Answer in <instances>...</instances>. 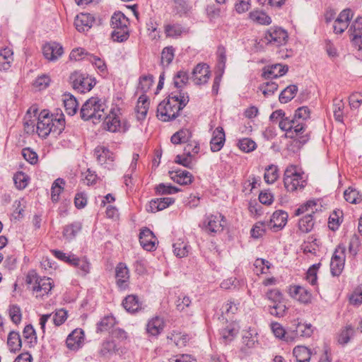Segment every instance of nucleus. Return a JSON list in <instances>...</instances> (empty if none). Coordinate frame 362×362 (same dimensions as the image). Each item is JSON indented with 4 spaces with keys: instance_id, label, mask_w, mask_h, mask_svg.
<instances>
[{
    "instance_id": "obj_1",
    "label": "nucleus",
    "mask_w": 362,
    "mask_h": 362,
    "mask_svg": "<svg viewBox=\"0 0 362 362\" xmlns=\"http://www.w3.org/2000/svg\"><path fill=\"white\" fill-rule=\"evenodd\" d=\"M189 100L187 93L182 92V90L172 92L158 104L156 111L158 119L165 122L175 120Z\"/></svg>"
},
{
    "instance_id": "obj_2",
    "label": "nucleus",
    "mask_w": 362,
    "mask_h": 362,
    "mask_svg": "<svg viewBox=\"0 0 362 362\" xmlns=\"http://www.w3.org/2000/svg\"><path fill=\"white\" fill-rule=\"evenodd\" d=\"M37 119V133L43 139H46L51 133L55 136H59L65 129V118L62 111L50 114L47 110H43Z\"/></svg>"
},
{
    "instance_id": "obj_3",
    "label": "nucleus",
    "mask_w": 362,
    "mask_h": 362,
    "mask_svg": "<svg viewBox=\"0 0 362 362\" xmlns=\"http://www.w3.org/2000/svg\"><path fill=\"white\" fill-rule=\"evenodd\" d=\"M106 108L105 98L98 96L91 97L83 105L80 111L81 117L85 121L93 119L94 123L100 122L105 115Z\"/></svg>"
},
{
    "instance_id": "obj_4",
    "label": "nucleus",
    "mask_w": 362,
    "mask_h": 362,
    "mask_svg": "<svg viewBox=\"0 0 362 362\" xmlns=\"http://www.w3.org/2000/svg\"><path fill=\"white\" fill-rule=\"evenodd\" d=\"M129 18L120 11L115 12L111 18V25L113 31L111 37L113 42H124L129 37Z\"/></svg>"
},
{
    "instance_id": "obj_5",
    "label": "nucleus",
    "mask_w": 362,
    "mask_h": 362,
    "mask_svg": "<svg viewBox=\"0 0 362 362\" xmlns=\"http://www.w3.org/2000/svg\"><path fill=\"white\" fill-rule=\"evenodd\" d=\"M303 175L304 173L299 172L296 165H288L284 174V184L286 189L288 192L303 189L307 184Z\"/></svg>"
},
{
    "instance_id": "obj_6",
    "label": "nucleus",
    "mask_w": 362,
    "mask_h": 362,
    "mask_svg": "<svg viewBox=\"0 0 362 362\" xmlns=\"http://www.w3.org/2000/svg\"><path fill=\"white\" fill-rule=\"evenodd\" d=\"M121 115L119 107L112 108L107 115H105L103 123V128L110 132H126L130 127V124L127 120L121 121L119 115Z\"/></svg>"
},
{
    "instance_id": "obj_7",
    "label": "nucleus",
    "mask_w": 362,
    "mask_h": 362,
    "mask_svg": "<svg viewBox=\"0 0 362 362\" xmlns=\"http://www.w3.org/2000/svg\"><path fill=\"white\" fill-rule=\"evenodd\" d=\"M69 81L74 90L80 93H86L95 86V78L81 71H74L69 76Z\"/></svg>"
},
{
    "instance_id": "obj_8",
    "label": "nucleus",
    "mask_w": 362,
    "mask_h": 362,
    "mask_svg": "<svg viewBox=\"0 0 362 362\" xmlns=\"http://www.w3.org/2000/svg\"><path fill=\"white\" fill-rule=\"evenodd\" d=\"M291 132L286 134V136L296 141L300 145L305 144L310 139V132H306L307 125L305 123L299 121L294 117L291 119Z\"/></svg>"
},
{
    "instance_id": "obj_9",
    "label": "nucleus",
    "mask_w": 362,
    "mask_h": 362,
    "mask_svg": "<svg viewBox=\"0 0 362 362\" xmlns=\"http://www.w3.org/2000/svg\"><path fill=\"white\" fill-rule=\"evenodd\" d=\"M226 223V217L221 214H206L202 223L203 229L209 234L222 232Z\"/></svg>"
},
{
    "instance_id": "obj_10",
    "label": "nucleus",
    "mask_w": 362,
    "mask_h": 362,
    "mask_svg": "<svg viewBox=\"0 0 362 362\" xmlns=\"http://www.w3.org/2000/svg\"><path fill=\"white\" fill-rule=\"evenodd\" d=\"M346 259V247L344 244H339L331 259L330 272L333 276H339L344 268Z\"/></svg>"
},
{
    "instance_id": "obj_11",
    "label": "nucleus",
    "mask_w": 362,
    "mask_h": 362,
    "mask_svg": "<svg viewBox=\"0 0 362 362\" xmlns=\"http://www.w3.org/2000/svg\"><path fill=\"white\" fill-rule=\"evenodd\" d=\"M94 155L100 165L107 169L112 168L115 156L114 153L107 147L104 146H96L94 149Z\"/></svg>"
},
{
    "instance_id": "obj_12",
    "label": "nucleus",
    "mask_w": 362,
    "mask_h": 362,
    "mask_svg": "<svg viewBox=\"0 0 362 362\" xmlns=\"http://www.w3.org/2000/svg\"><path fill=\"white\" fill-rule=\"evenodd\" d=\"M293 325L295 328H291V337H288V340H291V342L296 341L300 337H310L313 333V329L311 324L303 323L297 320H294Z\"/></svg>"
},
{
    "instance_id": "obj_13",
    "label": "nucleus",
    "mask_w": 362,
    "mask_h": 362,
    "mask_svg": "<svg viewBox=\"0 0 362 362\" xmlns=\"http://www.w3.org/2000/svg\"><path fill=\"white\" fill-rule=\"evenodd\" d=\"M288 35L286 30L280 27H271L264 35V38L268 43H277L279 45H285Z\"/></svg>"
},
{
    "instance_id": "obj_14",
    "label": "nucleus",
    "mask_w": 362,
    "mask_h": 362,
    "mask_svg": "<svg viewBox=\"0 0 362 362\" xmlns=\"http://www.w3.org/2000/svg\"><path fill=\"white\" fill-rule=\"evenodd\" d=\"M289 296L300 303L308 305L312 303V293L303 286L299 285H290L288 287Z\"/></svg>"
},
{
    "instance_id": "obj_15",
    "label": "nucleus",
    "mask_w": 362,
    "mask_h": 362,
    "mask_svg": "<svg viewBox=\"0 0 362 362\" xmlns=\"http://www.w3.org/2000/svg\"><path fill=\"white\" fill-rule=\"evenodd\" d=\"M116 285L120 291L129 288V271L125 263L119 262L115 268Z\"/></svg>"
},
{
    "instance_id": "obj_16",
    "label": "nucleus",
    "mask_w": 362,
    "mask_h": 362,
    "mask_svg": "<svg viewBox=\"0 0 362 362\" xmlns=\"http://www.w3.org/2000/svg\"><path fill=\"white\" fill-rule=\"evenodd\" d=\"M211 76L209 65L205 63L198 64L192 72L191 78L197 85H203L208 82Z\"/></svg>"
},
{
    "instance_id": "obj_17",
    "label": "nucleus",
    "mask_w": 362,
    "mask_h": 362,
    "mask_svg": "<svg viewBox=\"0 0 362 362\" xmlns=\"http://www.w3.org/2000/svg\"><path fill=\"white\" fill-rule=\"evenodd\" d=\"M288 71V65L274 64L264 66L261 76L264 79L277 78L285 75Z\"/></svg>"
},
{
    "instance_id": "obj_18",
    "label": "nucleus",
    "mask_w": 362,
    "mask_h": 362,
    "mask_svg": "<svg viewBox=\"0 0 362 362\" xmlns=\"http://www.w3.org/2000/svg\"><path fill=\"white\" fill-rule=\"evenodd\" d=\"M139 242L142 247L147 251L156 249L157 238L154 233L148 228H144L139 233Z\"/></svg>"
},
{
    "instance_id": "obj_19",
    "label": "nucleus",
    "mask_w": 362,
    "mask_h": 362,
    "mask_svg": "<svg viewBox=\"0 0 362 362\" xmlns=\"http://www.w3.org/2000/svg\"><path fill=\"white\" fill-rule=\"evenodd\" d=\"M84 332L81 328H76L73 330L67 337L66 344L70 350H78L81 348L84 341Z\"/></svg>"
},
{
    "instance_id": "obj_20",
    "label": "nucleus",
    "mask_w": 362,
    "mask_h": 362,
    "mask_svg": "<svg viewBox=\"0 0 362 362\" xmlns=\"http://www.w3.org/2000/svg\"><path fill=\"white\" fill-rule=\"evenodd\" d=\"M288 213L283 210L275 211L270 219L269 227L274 231L277 232L283 229L288 221Z\"/></svg>"
},
{
    "instance_id": "obj_21",
    "label": "nucleus",
    "mask_w": 362,
    "mask_h": 362,
    "mask_svg": "<svg viewBox=\"0 0 362 362\" xmlns=\"http://www.w3.org/2000/svg\"><path fill=\"white\" fill-rule=\"evenodd\" d=\"M226 141V134L222 127H216L213 133L210 141V150L215 153L220 151L223 147Z\"/></svg>"
},
{
    "instance_id": "obj_22",
    "label": "nucleus",
    "mask_w": 362,
    "mask_h": 362,
    "mask_svg": "<svg viewBox=\"0 0 362 362\" xmlns=\"http://www.w3.org/2000/svg\"><path fill=\"white\" fill-rule=\"evenodd\" d=\"M122 307L130 314H135L142 309V302L135 294L127 296L122 302Z\"/></svg>"
},
{
    "instance_id": "obj_23",
    "label": "nucleus",
    "mask_w": 362,
    "mask_h": 362,
    "mask_svg": "<svg viewBox=\"0 0 362 362\" xmlns=\"http://www.w3.org/2000/svg\"><path fill=\"white\" fill-rule=\"evenodd\" d=\"M95 22L94 17L90 13H80L74 21L76 28L79 32L88 31Z\"/></svg>"
},
{
    "instance_id": "obj_24",
    "label": "nucleus",
    "mask_w": 362,
    "mask_h": 362,
    "mask_svg": "<svg viewBox=\"0 0 362 362\" xmlns=\"http://www.w3.org/2000/svg\"><path fill=\"white\" fill-rule=\"evenodd\" d=\"M349 33L354 44L362 45V17L355 19L349 29Z\"/></svg>"
},
{
    "instance_id": "obj_25",
    "label": "nucleus",
    "mask_w": 362,
    "mask_h": 362,
    "mask_svg": "<svg viewBox=\"0 0 362 362\" xmlns=\"http://www.w3.org/2000/svg\"><path fill=\"white\" fill-rule=\"evenodd\" d=\"M175 201V199L173 197H163L151 199L148 205L149 209H147V211L151 213L162 211L173 204Z\"/></svg>"
},
{
    "instance_id": "obj_26",
    "label": "nucleus",
    "mask_w": 362,
    "mask_h": 362,
    "mask_svg": "<svg viewBox=\"0 0 362 362\" xmlns=\"http://www.w3.org/2000/svg\"><path fill=\"white\" fill-rule=\"evenodd\" d=\"M170 178L177 184L187 185L192 182L194 177L191 173L185 170H177L169 172Z\"/></svg>"
},
{
    "instance_id": "obj_27",
    "label": "nucleus",
    "mask_w": 362,
    "mask_h": 362,
    "mask_svg": "<svg viewBox=\"0 0 362 362\" xmlns=\"http://www.w3.org/2000/svg\"><path fill=\"white\" fill-rule=\"evenodd\" d=\"M165 322L163 318L156 316L148 320L146 325V332L153 337H158L163 330Z\"/></svg>"
},
{
    "instance_id": "obj_28",
    "label": "nucleus",
    "mask_w": 362,
    "mask_h": 362,
    "mask_svg": "<svg viewBox=\"0 0 362 362\" xmlns=\"http://www.w3.org/2000/svg\"><path fill=\"white\" fill-rule=\"evenodd\" d=\"M70 265L77 268L78 274L82 276H86L90 272V264L86 257L80 258L74 255Z\"/></svg>"
},
{
    "instance_id": "obj_29",
    "label": "nucleus",
    "mask_w": 362,
    "mask_h": 362,
    "mask_svg": "<svg viewBox=\"0 0 362 362\" xmlns=\"http://www.w3.org/2000/svg\"><path fill=\"white\" fill-rule=\"evenodd\" d=\"M165 33L168 37L178 38L187 35L189 29L178 23L168 24L165 26Z\"/></svg>"
},
{
    "instance_id": "obj_30",
    "label": "nucleus",
    "mask_w": 362,
    "mask_h": 362,
    "mask_svg": "<svg viewBox=\"0 0 362 362\" xmlns=\"http://www.w3.org/2000/svg\"><path fill=\"white\" fill-rule=\"evenodd\" d=\"M149 100L146 95L139 96L136 106V118L139 121L144 120L147 115L149 107Z\"/></svg>"
},
{
    "instance_id": "obj_31",
    "label": "nucleus",
    "mask_w": 362,
    "mask_h": 362,
    "mask_svg": "<svg viewBox=\"0 0 362 362\" xmlns=\"http://www.w3.org/2000/svg\"><path fill=\"white\" fill-rule=\"evenodd\" d=\"M7 345L11 352L16 353L22 347V340L18 332L11 331L8 334Z\"/></svg>"
},
{
    "instance_id": "obj_32",
    "label": "nucleus",
    "mask_w": 362,
    "mask_h": 362,
    "mask_svg": "<svg viewBox=\"0 0 362 362\" xmlns=\"http://www.w3.org/2000/svg\"><path fill=\"white\" fill-rule=\"evenodd\" d=\"M116 324L115 317L110 315L103 317L96 325V332H110Z\"/></svg>"
},
{
    "instance_id": "obj_33",
    "label": "nucleus",
    "mask_w": 362,
    "mask_h": 362,
    "mask_svg": "<svg viewBox=\"0 0 362 362\" xmlns=\"http://www.w3.org/2000/svg\"><path fill=\"white\" fill-rule=\"evenodd\" d=\"M270 327L273 334L276 338L288 343L291 342V340H288V337H291V329L286 331L284 327L277 322H272Z\"/></svg>"
},
{
    "instance_id": "obj_34",
    "label": "nucleus",
    "mask_w": 362,
    "mask_h": 362,
    "mask_svg": "<svg viewBox=\"0 0 362 362\" xmlns=\"http://www.w3.org/2000/svg\"><path fill=\"white\" fill-rule=\"evenodd\" d=\"M42 54L46 59L55 62L64 54L63 47H42Z\"/></svg>"
},
{
    "instance_id": "obj_35",
    "label": "nucleus",
    "mask_w": 362,
    "mask_h": 362,
    "mask_svg": "<svg viewBox=\"0 0 362 362\" xmlns=\"http://www.w3.org/2000/svg\"><path fill=\"white\" fill-rule=\"evenodd\" d=\"M82 229V223L79 221H75L70 224L66 225L63 229V236L69 240L75 238L77 234Z\"/></svg>"
},
{
    "instance_id": "obj_36",
    "label": "nucleus",
    "mask_w": 362,
    "mask_h": 362,
    "mask_svg": "<svg viewBox=\"0 0 362 362\" xmlns=\"http://www.w3.org/2000/svg\"><path fill=\"white\" fill-rule=\"evenodd\" d=\"M118 351L117 344L113 339H105L102 344L99 350V354L103 357H108Z\"/></svg>"
},
{
    "instance_id": "obj_37",
    "label": "nucleus",
    "mask_w": 362,
    "mask_h": 362,
    "mask_svg": "<svg viewBox=\"0 0 362 362\" xmlns=\"http://www.w3.org/2000/svg\"><path fill=\"white\" fill-rule=\"evenodd\" d=\"M354 334V327L351 325H348L343 327L339 332L337 335V341L339 344L344 346L350 341Z\"/></svg>"
},
{
    "instance_id": "obj_38",
    "label": "nucleus",
    "mask_w": 362,
    "mask_h": 362,
    "mask_svg": "<svg viewBox=\"0 0 362 362\" xmlns=\"http://www.w3.org/2000/svg\"><path fill=\"white\" fill-rule=\"evenodd\" d=\"M293 354L297 362H310L312 353L310 349L305 346H297L293 349Z\"/></svg>"
},
{
    "instance_id": "obj_39",
    "label": "nucleus",
    "mask_w": 362,
    "mask_h": 362,
    "mask_svg": "<svg viewBox=\"0 0 362 362\" xmlns=\"http://www.w3.org/2000/svg\"><path fill=\"white\" fill-rule=\"evenodd\" d=\"M313 214H308L299 219L298 227V230L303 233H310L314 226L315 221Z\"/></svg>"
},
{
    "instance_id": "obj_40",
    "label": "nucleus",
    "mask_w": 362,
    "mask_h": 362,
    "mask_svg": "<svg viewBox=\"0 0 362 362\" xmlns=\"http://www.w3.org/2000/svg\"><path fill=\"white\" fill-rule=\"evenodd\" d=\"M64 109L66 112L69 115H74L78 110V102L76 98L70 94L66 93L63 98Z\"/></svg>"
},
{
    "instance_id": "obj_41",
    "label": "nucleus",
    "mask_w": 362,
    "mask_h": 362,
    "mask_svg": "<svg viewBox=\"0 0 362 362\" xmlns=\"http://www.w3.org/2000/svg\"><path fill=\"white\" fill-rule=\"evenodd\" d=\"M175 305L179 312H185L189 310L192 305L191 298L183 293H180L176 296Z\"/></svg>"
},
{
    "instance_id": "obj_42",
    "label": "nucleus",
    "mask_w": 362,
    "mask_h": 362,
    "mask_svg": "<svg viewBox=\"0 0 362 362\" xmlns=\"http://www.w3.org/2000/svg\"><path fill=\"white\" fill-rule=\"evenodd\" d=\"M65 181L62 178H57L54 181L51 187V199L52 202L57 203L59 200V196L64 190Z\"/></svg>"
},
{
    "instance_id": "obj_43",
    "label": "nucleus",
    "mask_w": 362,
    "mask_h": 362,
    "mask_svg": "<svg viewBox=\"0 0 362 362\" xmlns=\"http://www.w3.org/2000/svg\"><path fill=\"white\" fill-rule=\"evenodd\" d=\"M249 16L252 21L261 25H268L272 23L271 17L262 11L255 10L251 11Z\"/></svg>"
},
{
    "instance_id": "obj_44",
    "label": "nucleus",
    "mask_w": 362,
    "mask_h": 362,
    "mask_svg": "<svg viewBox=\"0 0 362 362\" xmlns=\"http://www.w3.org/2000/svg\"><path fill=\"white\" fill-rule=\"evenodd\" d=\"M343 221V211L337 209L334 210L329 216L328 220V227L332 231L337 230Z\"/></svg>"
},
{
    "instance_id": "obj_45",
    "label": "nucleus",
    "mask_w": 362,
    "mask_h": 362,
    "mask_svg": "<svg viewBox=\"0 0 362 362\" xmlns=\"http://www.w3.org/2000/svg\"><path fill=\"white\" fill-rule=\"evenodd\" d=\"M298 87L296 85H290L284 88L280 93L279 100L281 103H287L296 95Z\"/></svg>"
},
{
    "instance_id": "obj_46",
    "label": "nucleus",
    "mask_w": 362,
    "mask_h": 362,
    "mask_svg": "<svg viewBox=\"0 0 362 362\" xmlns=\"http://www.w3.org/2000/svg\"><path fill=\"white\" fill-rule=\"evenodd\" d=\"M23 335L30 348L34 347L37 344V336L32 325H27L24 327Z\"/></svg>"
},
{
    "instance_id": "obj_47",
    "label": "nucleus",
    "mask_w": 362,
    "mask_h": 362,
    "mask_svg": "<svg viewBox=\"0 0 362 362\" xmlns=\"http://www.w3.org/2000/svg\"><path fill=\"white\" fill-rule=\"evenodd\" d=\"M175 57L173 47H164L161 52L160 65L164 68L168 67L173 62Z\"/></svg>"
},
{
    "instance_id": "obj_48",
    "label": "nucleus",
    "mask_w": 362,
    "mask_h": 362,
    "mask_svg": "<svg viewBox=\"0 0 362 362\" xmlns=\"http://www.w3.org/2000/svg\"><path fill=\"white\" fill-rule=\"evenodd\" d=\"M344 103L343 100L335 98L333 100V112L335 120L338 122L344 123Z\"/></svg>"
},
{
    "instance_id": "obj_49",
    "label": "nucleus",
    "mask_w": 362,
    "mask_h": 362,
    "mask_svg": "<svg viewBox=\"0 0 362 362\" xmlns=\"http://www.w3.org/2000/svg\"><path fill=\"white\" fill-rule=\"evenodd\" d=\"M13 181L16 188L21 190L28 186L30 177L23 171H18L13 175Z\"/></svg>"
},
{
    "instance_id": "obj_50",
    "label": "nucleus",
    "mask_w": 362,
    "mask_h": 362,
    "mask_svg": "<svg viewBox=\"0 0 362 362\" xmlns=\"http://www.w3.org/2000/svg\"><path fill=\"white\" fill-rule=\"evenodd\" d=\"M345 200L351 204H358L362 200V196L356 189L349 187L344 192Z\"/></svg>"
},
{
    "instance_id": "obj_51",
    "label": "nucleus",
    "mask_w": 362,
    "mask_h": 362,
    "mask_svg": "<svg viewBox=\"0 0 362 362\" xmlns=\"http://www.w3.org/2000/svg\"><path fill=\"white\" fill-rule=\"evenodd\" d=\"M279 169L275 165H269L265 168L264 180L268 184L274 183L279 177Z\"/></svg>"
},
{
    "instance_id": "obj_52",
    "label": "nucleus",
    "mask_w": 362,
    "mask_h": 362,
    "mask_svg": "<svg viewBox=\"0 0 362 362\" xmlns=\"http://www.w3.org/2000/svg\"><path fill=\"white\" fill-rule=\"evenodd\" d=\"M238 332V329L232 324L228 325L226 327L220 329V334L226 343L233 340Z\"/></svg>"
},
{
    "instance_id": "obj_53",
    "label": "nucleus",
    "mask_w": 362,
    "mask_h": 362,
    "mask_svg": "<svg viewBox=\"0 0 362 362\" xmlns=\"http://www.w3.org/2000/svg\"><path fill=\"white\" fill-rule=\"evenodd\" d=\"M155 192L158 195L173 194L180 192V189L170 184L160 183L154 188Z\"/></svg>"
},
{
    "instance_id": "obj_54",
    "label": "nucleus",
    "mask_w": 362,
    "mask_h": 362,
    "mask_svg": "<svg viewBox=\"0 0 362 362\" xmlns=\"http://www.w3.org/2000/svg\"><path fill=\"white\" fill-rule=\"evenodd\" d=\"M287 311V308L284 303V300L280 303H274L273 305L269 306V313L276 317H284Z\"/></svg>"
},
{
    "instance_id": "obj_55",
    "label": "nucleus",
    "mask_w": 362,
    "mask_h": 362,
    "mask_svg": "<svg viewBox=\"0 0 362 362\" xmlns=\"http://www.w3.org/2000/svg\"><path fill=\"white\" fill-rule=\"evenodd\" d=\"M37 109L34 107H30L28 110L23 119V125L25 128L31 127L32 129L35 127L36 114Z\"/></svg>"
},
{
    "instance_id": "obj_56",
    "label": "nucleus",
    "mask_w": 362,
    "mask_h": 362,
    "mask_svg": "<svg viewBox=\"0 0 362 362\" xmlns=\"http://www.w3.org/2000/svg\"><path fill=\"white\" fill-rule=\"evenodd\" d=\"M153 82V76L151 74L141 76L139 78L138 88L145 94L149 90Z\"/></svg>"
},
{
    "instance_id": "obj_57",
    "label": "nucleus",
    "mask_w": 362,
    "mask_h": 362,
    "mask_svg": "<svg viewBox=\"0 0 362 362\" xmlns=\"http://www.w3.org/2000/svg\"><path fill=\"white\" fill-rule=\"evenodd\" d=\"M168 339L175 343L177 346H182L187 343L188 336L182 335L180 332L173 331L168 336Z\"/></svg>"
},
{
    "instance_id": "obj_58",
    "label": "nucleus",
    "mask_w": 362,
    "mask_h": 362,
    "mask_svg": "<svg viewBox=\"0 0 362 362\" xmlns=\"http://www.w3.org/2000/svg\"><path fill=\"white\" fill-rule=\"evenodd\" d=\"M173 10L180 16L187 14L191 8L186 0H173Z\"/></svg>"
},
{
    "instance_id": "obj_59",
    "label": "nucleus",
    "mask_w": 362,
    "mask_h": 362,
    "mask_svg": "<svg viewBox=\"0 0 362 362\" xmlns=\"http://www.w3.org/2000/svg\"><path fill=\"white\" fill-rule=\"evenodd\" d=\"M239 148L245 153H250L253 151L256 147V143L250 138H243L239 139L238 143Z\"/></svg>"
},
{
    "instance_id": "obj_60",
    "label": "nucleus",
    "mask_w": 362,
    "mask_h": 362,
    "mask_svg": "<svg viewBox=\"0 0 362 362\" xmlns=\"http://www.w3.org/2000/svg\"><path fill=\"white\" fill-rule=\"evenodd\" d=\"M317 206V203L313 200H309L304 204L300 205L294 211L295 216H300L305 212L314 214V208Z\"/></svg>"
},
{
    "instance_id": "obj_61",
    "label": "nucleus",
    "mask_w": 362,
    "mask_h": 362,
    "mask_svg": "<svg viewBox=\"0 0 362 362\" xmlns=\"http://www.w3.org/2000/svg\"><path fill=\"white\" fill-rule=\"evenodd\" d=\"M189 76L187 72L185 71H179L173 78V83L177 88H181L183 86L186 85L188 82Z\"/></svg>"
},
{
    "instance_id": "obj_62",
    "label": "nucleus",
    "mask_w": 362,
    "mask_h": 362,
    "mask_svg": "<svg viewBox=\"0 0 362 362\" xmlns=\"http://www.w3.org/2000/svg\"><path fill=\"white\" fill-rule=\"evenodd\" d=\"M320 265V263L314 264L308 269L306 272V280L313 286L317 284V274Z\"/></svg>"
},
{
    "instance_id": "obj_63",
    "label": "nucleus",
    "mask_w": 362,
    "mask_h": 362,
    "mask_svg": "<svg viewBox=\"0 0 362 362\" xmlns=\"http://www.w3.org/2000/svg\"><path fill=\"white\" fill-rule=\"evenodd\" d=\"M278 84L276 82H266L260 85L259 89L265 97L273 95L278 90Z\"/></svg>"
},
{
    "instance_id": "obj_64",
    "label": "nucleus",
    "mask_w": 362,
    "mask_h": 362,
    "mask_svg": "<svg viewBox=\"0 0 362 362\" xmlns=\"http://www.w3.org/2000/svg\"><path fill=\"white\" fill-rule=\"evenodd\" d=\"M266 298L274 303H280L284 300V296L278 288L269 289L266 294Z\"/></svg>"
}]
</instances>
